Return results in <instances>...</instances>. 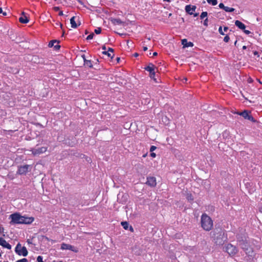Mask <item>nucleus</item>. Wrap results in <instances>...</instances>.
I'll use <instances>...</instances> for the list:
<instances>
[{"label": "nucleus", "instance_id": "1", "mask_svg": "<svg viewBox=\"0 0 262 262\" xmlns=\"http://www.w3.org/2000/svg\"><path fill=\"white\" fill-rule=\"evenodd\" d=\"M9 219L11 220L10 223L12 225L14 224H31L34 221V218L32 216H27L21 215L19 213H14L9 216Z\"/></svg>", "mask_w": 262, "mask_h": 262}, {"label": "nucleus", "instance_id": "2", "mask_svg": "<svg viewBox=\"0 0 262 262\" xmlns=\"http://www.w3.org/2000/svg\"><path fill=\"white\" fill-rule=\"evenodd\" d=\"M201 226L206 231H210L213 227V221L206 213L201 216Z\"/></svg>", "mask_w": 262, "mask_h": 262}, {"label": "nucleus", "instance_id": "3", "mask_svg": "<svg viewBox=\"0 0 262 262\" xmlns=\"http://www.w3.org/2000/svg\"><path fill=\"white\" fill-rule=\"evenodd\" d=\"M238 245L246 252V253L249 255H252L253 253L252 249L249 246V244L247 241H239Z\"/></svg>", "mask_w": 262, "mask_h": 262}, {"label": "nucleus", "instance_id": "4", "mask_svg": "<svg viewBox=\"0 0 262 262\" xmlns=\"http://www.w3.org/2000/svg\"><path fill=\"white\" fill-rule=\"evenodd\" d=\"M15 252L18 255L23 256H26L28 253L27 248L22 246L20 243L17 244L15 248Z\"/></svg>", "mask_w": 262, "mask_h": 262}, {"label": "nucleus", "instance_id": "5", "mask_svg": "<svg viewBox=\"0 0 262 262\" xmlns=\"http://www.w3.org/2000/svg\"><path fill=\"white\" fill-rule=\"evenodd\" d=\"M224 251L232 256L235 255L238 252L236 247L231 244H228L225 246Z\"/></svg>", "mask_w": 262, "mask_h": 262}, {"label": "nucleus", "instance_id": "6", "mask_svg": "<svg viewBox=\"0 0 262 262\" xmlns=\"http://www.w3.org/2000/svg\"><path fill=\"white\" fill-rule=\"evenodd\" d=\"M214 241L216 245H222L224 244V233L220 231L215 234H214Z\"/></svg>", "mask_w": 262, "mask_h": 262}, {"label": "nucleus", "instance_id": "7", "mask_svg": "<svg viewBox=\"0 0 262 262\" xmlns=\"http://www.w3.org/2000/svg\"><path fill=\"white\" fill-rule=\"evenodd\" d=\"M60 249L62 250H69L75 253H77L78 252V250L76 247L66 243L61 244Z\"/></svg>", "mask_w": 262, "mask_h": 262}, {"label": "nucleus", "instance_id": "8", "mask_svg": "<svg viewBox=\"0 0 262 262\" xmlns=\"http://www.w3.org/2000/svg\"><path fill=\"white\" fill-rule=\"evenodd\" d=\"M31 166L29 165H25L18 167L17 173L19 174H25L31 170Z\"/></svg>", "mask_w": 262, "mask_h": 262}, {"label": "nucleus", "instance_id": "9", "mask_svg": "<svg viewBox=\"0 0 262 262\" xmlns=\"http://www.w3.org/2000/svg\"><path fill=\"white\" fill-rule=\"evenodd\" d=\"M47 150V148L46 147H38L37 148L33 149L32 151V153L34 156L39 155L41 154H43Z\"/></svg>", "mask_w": 262, "mask_h": 262}, {"label": "nucleus", "instance_id": "10", "mask_svg": "<svg viewBox=\"0 0 262 262\" xmlns=\"http://www.w3.org/2000/svg\"><path fill=\"white\" fill-rule=\"evenodd\" d=\"M236 114L243 116L246 119L254 121L253 117L251 115H249L248 111H244L242 112H237Z\"/></svg>", "mask_w": 262, "mask_h": 262}, {"label": "nucleus", "instance_id": "11", "mask_svg": "<svg viewBox=\"0 0 262 262\" xmlns=\"http://www.w3.org/2000/svg\"><path fill=\"white\" fill-rule=\"evenodd\" d=\"M146 184L151 187L156 186L157 184L156 178L154 177H148L147 178Z\"/></svg>", "mask_w": 262, "mask_h": 262}, {"label": "nucleus", "instance_id": "12", "mask_svg": "<svg viewBox=\"0 0 262 262\" xmlns=\"http://www.w3.org/2000/svg\"><path fill=\"white\" fill-rule=\"evenodd\" d=\"M0 245L9 250L11 249V246L2 237H0Z\"/></svg>", "mask_w": 262, "mask_h": 262}, {"label": "nucleus", "instance_id": "13", "mask_svg": "<svg viewBox=\"0 0 262 262\" xmlns=\"http://www.w3.org/2000/svg\"><path fill=\"white\" fill-rule=\"evenodd\" d=\"M196 7L195 6L187 5L185 7L186 11L190 15L193 14V12L195 11Z\"/></svg>", "mask_w": 262, "mask_h": 262}, {"label": "nucleus", "instance_id": "14", "mask_svg": "<svg viewBox=\"0 0 262 262\" xmlns=\"http://www.w3.org/2000/svg\"><path fill=\"white\" fill-rule=\"evenodd\" d=\"M113 52V49L110 48L107 51H103L102 53L103 54L106 55L108 57L112 58L114 55Z\"/></svg>", "mask_w": 262, "mask_h": 262}, {"label": "nucleus", "instance_id": "15", "mask_svg": "<svg viewBox=\"0 0 262 262\" xmlns=\"http://www.w3.org/2000/svg\"><path fill=\"white\" fill-rule=\"evenodd\" d=\"M19 21L23 24H27L29 22V19L24 12H22V15L19 18Z\"/></svg>", "mask_w": 262, "mask_h": 262}, {"label": "nucleus", "instance_id": "16", "mask_svg": "<svg viewBox=\"0 0 262 262\" xmlns=\"http://www.w3.org/2000/svg\"><path fill=\"white\" fill-rule=\"evenodd\" d=\"M49 47H54V48L56 50H58L60 48V46L58 45V41L56 40H52L49 43Z\"/></svg>", "mask_w": 262, "mask_h": 262}, {"label": "nucleus", "instance_id": "17", "mask_svg": "<svg viewBox=\"0 0 262 262\" xmlns=\"http://www.w3.org/2000/svg\"><path fill=\"white\" fill-rule=\"evenodd\" d=\"M235 25L239 29L241 30H244L246 28V26L239 20H236L235 21Z\"/></svg>", "mask_w": 262, "mask_h": 262}, {"label": "nucleus", "instance_id": "18", "mask_svg": "<svg viewBox=\"0 0 262 262\" xmlns=\"http://www.w3.org/2000/svg\"><path fill=\"white\" fill-rule=\"evenodd\" d=\"M156 67L152 63H149L148 66L145 68V70L149 73H151L155 71Z\"/></svg>", "mask_w": 262, "mask_h": 262}, {"label": "nucleus", "instance_id": "19", "mask_svg": "<svg viewBox=\"0 0 262 262\" xmlns=\"http://www.w3.org/2000/svg\"><path fill=\"white\" fill-rule=\"evenodd\" d=\"M182 44L184 47H189L193 46V43L191 42H188L186 39H183L182 40Z\"/></svg>", "mask_w": 262, "mask_h": 262}, {"label": "nucleus", "instance_id": "20", "mask_svg": "<svg viewBox=\"0 0 262 262\" xmlns=\"http://www.w3.org/2000/svg\"><path fill=\"white\" fill-rule=\"evenodd\" d=\"M75 17L74 16L72 17L70 19V23L71 25V27L73 28H76L78 27V25H80V24L77 25L75 20Z\"/></svg>", "mask_w": 262, "mask_h": 262}, {"label": "nucleus", "instance_id": "21", "mask_svg": "<svg viewBox=\"0 0 262 262\" xmlns=\"http://www.w3.org/2000/svg\"><path fill=\"white\" fill-rule=\"evenodd\" d=\"M112 21L114 25H121L123 24V22L120 19H113Z\"/></svg>", "mask_w": 262, "mask_h": 262}, {"label": "nucleus", "instance_id": "22", "mask_svg": "<svg viewBox=\"0 0 262 262\" xmlns=\"http://www.w3.org/2000/svg\"><path fill=\"white\" fill-rule=\"evenodd\" d=\"M84 64L88 67L91 68L93 64L90 60H86L84 59Z\"/></svg>", "mask_w": 262, "mask_h": 262}, {"label": "nucleus", "instance_id": "23", "mask_svg": "<svg viewBox=\"0 0 262 262\" xmlns=\"http://www.w3.org/2000/svg\"><path fill=\"white\" fill-rule=\"evenodd\" d=\"M207 2L213 6H215L217 4V0H207Z\"/></svg>", "mask_w": 262, "mask_h": 262}, {"label": "nucleus", "instance_id": "24", "mask_svg": "<svg viewBox=\"0 0 262 262\" xmlns=\"http://www.w3.org/2000/svg\"><path fill=\"white\" fill-rule=\"evenodd\" d=\"M224 10L226 12H233L235 10V9H234V8H230V7H226V6L225 9H224Z\"/></svg>", "mask_w": 262, "mask_h": 262}, {"label": "nucleus", "instance_id": "25", "mask_svg": "<svg viewBox=\"0 0 262 262\" xmlns=\"http://www.w3.org/2000/svg\"><path fill=\"white\" fill-rule=\"evenodd\" d=\"M121 225L123 226V228L125 229H127L128 228L129 224L127 222H121Z\"/></svg>", "mask_w": 262, "mask_h": 262}, {"label": "nucleus", "instance_id": "26", "mask_svg": "<svg viewBox=\"0 0 262 262\" xmlns=\"http://www.w3.org/2000/svg\"><path fill=\"white\" fill-rule=\"evenodd\" d=\"M207 12H203L201 15H200V17L201 19H204V18H207Z\"/></svg>", "mask_w": 262, "mask_h": 262}, {"label": "nucleus", "instance_id": "27", "mask_svg": "<svg viewBox=\"0 0 262 262\" xmlns=\"http://www.w3.org/2000/svg\"><path fill=\"white\" fill-rule=\"evenodd\" d=\"M37 262H44L43 260V257L41 256H38L37 257Z\"/></svg>", "mask_w": 262, "mask_h": 262}, {"label": "nucleus", "instance_id": "28", "mask_svg": "<svg viewBox=\"0 0 262 262\" xmlns=\"http://www.w3.org/2000/svg\"><path fill=\"white\" fill-rule=\"evenodd\" d=\"M187 199L189 201H191L193 200V196L191 195V194H187Z\"/></svg>", "mask_w": 262, "mask_h": 262}, {"label": "nucleus", "instance_id": "29", "mask_svg": "<svg viewBox=\"0 0 262 262\" xmlns=\"http://www.w3.org/2000/svg\"><path fill=\"white\" fill-rule=\"evenodd\" d=\"M101 29L100 28H97V29H96L95 30V32L96 33V34H99L101 33Z\"/></svg>", "mask_w": 262, "mask_h": 262}, {"label": "nucleus", "instance_id": "30", "mask_svg": "<svg viewBox=\"0 0 262 262\" xmlns=\"http://www.w3.org/2000/svg\"><path fill=\"white\" fill-rule=\"evenodd\" d=\"M94 34L93 33H92L91 34H90L89 35H88L86 37V39L87 40H90V39H92L93 37H94Z\"/></svg>", "mask_w": 262, "mask_h": 262}, {"label": "nucleus", "instance_id": "31", "mask_svg": "<svg viewBox=\"0 0 262 262\" xmlns=\"http://www.w3.org/2000/svg\"><path fill=\"white\" fill-rule=\"evenodd\" d=\"M16 262H28V260H27V259L24 258L18 260Z\"/></svg>", "mask_w": 262, "mask_h": 262}, {"label": "nucleus", "instance_id": "32", "mask_svg": "<svg viewBox=\"0 0 262 262\" xmlns=\"http://www.w3.org/2000/svg\"><path fill=\"white\" fill-rule=\"evenodd\" d=\"M229 37L228 35H226L224 38V41L226 42H227L229 41Z\"/></svg>", "mask_w": 262, "mask_h": 262}, {"label": "nucleus", "instance_id": "33", "mask_svg": "<svg viewBox=\"0 0 262 262\" xmlns=\"http://www.w3.org/2000/svg\"><path fill=\"white\" fill-rule=\"evenodd\" d=\"M219 33L222 35H224V32L222 30V27H220L219 29Z\"/></svg>", "mask_w": 262, "mask_h": 262}, {"label": "nucleus", "instance_id": "34", "mask_svg": "<svg viewBox=\"0 0 262 262\" xmlns=\"http://www.w3.org/2000/svg\"><path fill=\"white\" fill-rule=\"evenodd\" d=\"M149 74H150V77L151 78H154V77L155 76V71H153L151 73H149Z\"/></svg>", "mask_w": 262, "mask_h": 262}, {"label": "nucleus", "instance_id": "35", "mask_svg": "<svg viewBox=\"0 0 262 262\" xmlns=\"http://www.w3.org/2000/svg\"><path fill=\"white\" fill-rule=\"evenodd\" d=\"M2 13L4 16L7 15V13L6 12H3L2 8L0 7V14Z\"/></svg>", "mask_w": 262, "mask_h": 262}, {"label": "nucleus", "instance_id": "36", "mask_svg": "<svg viewBox=\"0 0 262 262\" xmlns=\"http://www.w3.org/2000/svg\"><path fill=\"white\" fill-rule=\"evenodd\" d=\"M157 147L155 146H151L150 148V151L152 152L155 150H156Z\"/></svg>", "mask_w": 262, "mask_h": 262}, {"label": "nucleus", "instance_id": "37", "mask_svg": "<svg viewBox=\"0 0 262 262\" xmlns=\"http://www.w3.org/2000/svg\"><path fill=\"white\" fill-rule=\"evenodd\" d=\"M219 7H220V8L223 9L224 10L226 6H225L223 3H220L219 5Z\"/></svg>", "mask_w": 262, "mask_h": 262}, {"label": "nucleus", "instance_id": "38", "mask_svg": "<svg viewBox=\"0 0 262 262\" xmlns=\"http://www.w3.org/2000/svg\"><path fill=\"white\" fill-rule=\"evenodd\" d=\"M208 18H206L204 21V25L205 26H208Z\"/></svg>", "mask_w": 262, "mask_h": 262}, {"label": "nucleus", "instance_id": "39", "mask_svg": "<svg viewBox=\"0 0 262 262\" xmlns=\"http://www.w3.org/2000/svg\"><path fill=\"white\" fill-rule=\"evenodd\" d=\"M244 33L246 34H249L251 33V32L249 30H245V29L244 30H243Z\"/></svg>", "mask_w": 262, "mask_h": 262}, {"label": "nucleus", "instance_id": "40", "mask_svg": "<svg viewBox=\"0 0 262 262\" xmlns=\"http://www.w3.org/2000/svg\"><path fill=\"white\" fill-rule=\"evenodd\" d=\"M150 156L152 158H155L156 157V154L154 152H151L150 154Z\"/></svg>", "mask_w": 262, "mask_h": 262}, {"label": "nucleus", "instance_id": "41", "mask_svg": "<svg viewBox=\"0 0 262 262\" xmlns=\"http://www.w3.org/2000/svg\"><path fill=\"white\" fill-rule=\"evenodd\" d=\"M53 9L56 11L59 10V7H54Z\"/></svg>", "mask_w": 262, "mask_h": 262}, {"label": "nucleus", "instance_id": "42", "mask_svg": "<svg viewBox=\"0 0 262 262\" xmlns=\"http://www.w3.org/2000/svg\"><path fill=\"white\" fill-rule=\"evenodd\" d=\"M228 30V28L227 27H225L224 28V31L226 32Z\"/></svg>", "mask_w": 262, "mask_h": 262}, {"label": "nucleus", "instance_id": "43", "mask_svg": "<svg viewBox=\"0 0 262 262\" xmlns=\"http://www.w3.org/2000/svg\"><path fill=\"white\" fill-rule=\"evenodd\" d=\"M102 50H103V51H106V48L105 46H103L102 47Z\"/></svg>", "mask_w": 262, "mask_h": 262}, {"label": "nucleus", "instance_id": "44", "mask_svg": "<svg viewBox=\"0 0 262 262\" xmlns=\"http://www.w3.org/2000/svg\"><path fill=\"white\" fill-rule=\"evenodd\" d=\"M3 231H4V229L2 227H0V232H3Z\"/></svg>", "mask_w": 262, "mask_h": 262}, {"label": "nucleus", "instance_id": "45", "mask_svg": "<svg viewBox=\"0 0 262 262\" xmlns=\"http://www.w3.org/2000/svg\"><path fill=\"white\" fill-rule=\"evenodd\" d=\"M147 50V47H143V50L144 51H146Z\"/></svg>", "mask_w": 262, "mask_h": 262}, {"label": "nucleus", "instance_id": "46", "mask_svg": "<svg viewBox=\"0 0 262 262\" xmlns=\"http://www.w3.org/2000/svg\"><path fill=\"white\" fill-rule=\"evenodd\" d=\"M259 211L260 212L262 213V206L259 207Z\"/></svg>", "mask_w": 262, "mask_h": 262}, {"label": "nucleus", "instance_id": "47", "mask_svg": "<svg viewBox=\"0 0 262 262\" xmlns=\"http://www.w3.org/2000/svg\"><path fill=\"white\" fill-rule=\"evenodd\" d=\"M63 14V12L62 11H60L59 12V15H62Z\"/></svg>", "mask_w": 262, "mask_h": 262}, {"label": "nucleus", "instance_id": "48", "mask_svg": "<svg viewBox=\"0 0 262 262\" xmlns=\"http://www.w3.org/2000/svg\"><path fill=\"white\" fill-rule=\"evenodd\" d=\"M193 14L194 17H196L198 15V13H195V14Z\"/></svg>", "mask_w": 262, "mask_h": 262}, {"label": "nucleus", "instance_id": "49", "mask_svg": "<svg viewBox=\"0 0 262 262\" xmlns=\"http://www.w3.org/2000/svg\"><path fill=\"white\" fill-rule=\"evenodd\" d=\"M157 54H157V52H154V53H153V56H156V55H157Z\"/></svg>", "mask_w": 262, "mask_h": 262}, {"label": "nucleus", "instance_id": "50", "mask_svg": "<svg viewBox=\"0 0 262 262\" xmlns=\"http://www.w3.org/2000/svg\"><path fill=\"white\" fill-rule=\"evenodd\" d=\"M120 58L119 57H117V62H119V60H120Z\"/></svg>", "mask_w": 262, "mask_h": 262}, {"label": "nucleus", "instance_id": "51", "mask_svg": "<svg viewBox=\"0 0 262 262\" xmlns=\"http://www.w3.org/2000/svg\"><path fill=\"white\" fill-rule=\"evenodd\" d=\"M246 48H247V47H246V46H244L243 47V49H244V50L246 49Z\"/></svg>", "mask_w": 262, "mask_h": 262}, {"label": "nucleus", "instance_id": "52", "mask_svg": "<svg viewBox=\"0 0 262 262\" xmlns=\"http://www.w3.org/2000/svg\"><path fill=\"white\" fill-rule=\"evenodd\" d=\"M134 56H135V57H137V56H138V53H135Z\"/></svg>", "mask_w": 262, "mask_h": 262}, {"label": "nucleus", "instance_id": "53", "mask_svg": "<svg viewBox=\"0 0 262 262\" xmlns=\"http://www.w3.org/2000/svg\"><path fill=\"white\" fill-rule=\"evenodd\" d=\"M164 2H169L170 0H163Z\"/></svg>", "mask_w": 262, "mask_h": 262}, {"label": "nucleus", "instance_id": "54", "mask_svg": "<svg viewBox=\"0 0 262 262\" xmlns=\"http://www.w3.org/2000/svg\"><path fill=\"white\" fill-rule=\"evenodd\" d=\"M187 78H185L183 79V80H184L185 82L187 81Z\"/></svg>", "mask_w": 262, "mask_h": 262}, {"label": "nucleus", "instance_id": "55", "mask_svg": "<svg viewBox=\"0 0 262 262\" xmlns=\"http://www.w3.org/2000/svg\"><path fill=\"white\" fill-rule=\"evenodd\" d=\"M130 230L131 231H133V228H132V227H130Z\"/></svg>", "mask_w": 262, "mask_h": 262}, {"label": "nucleus", "instance_id": "56", "mask_svg": "<svg viewBox=\"0 0 262 262\" xmlns=\"http://www.w3.org/2000/svg\"><path fill=\"white\" fill-rule=\"evenodd\" d=\"M169 16H171V13H169V15H168Z\"/></svg>", "mask_w": 262, "mask_h": 262}, {"label": "nucleus", "instance_id": "57", "mask_svg": "<svg viewBox=\"0 0 262 262\" xmlns=\"http://www.w3.org/2000/svg\"><path fill=\"white\" fill-rule=\"evenodd\" d=\"M59 25L61 27H62V25L61 24H60Z\"/></svg>", "mask_w": 262, "mask_h": 262}, {"label": "nucleus", "instance_id": "58", "mask_svg": "<svg viewBox=\"0 0 262 262\" xmlns=\"http://www.w3.org/2000/svg\"><path fill=\"white\" fill-rule=\"evenodd\" d=\"M1 256H2V254H1V253H0V257H1Z\"/></svg>", "mask_w": 262, "mask_h": 262}]
</instances>
